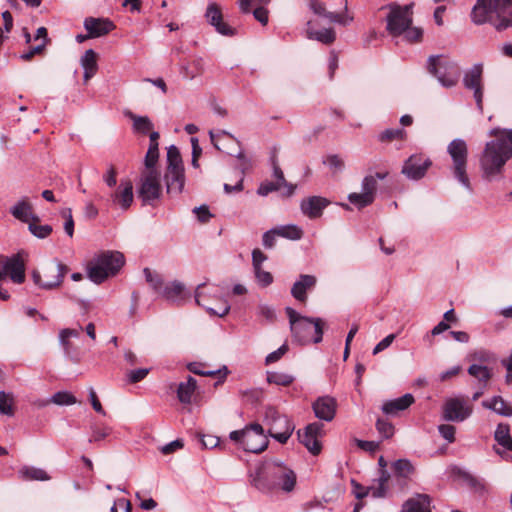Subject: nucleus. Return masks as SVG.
I'll return each mask as SVG.
<instances>
[{
	"label": "nucleus",
	"mask_w": 512,
	"mask_h": 512,
	"mask_svg": "<svg viewBox=\"0 0 512 512\" xmlns=\"http://www.w3.org/2000/svg\"><path fill=\"white\" fill-rule=\"evenodd\" d=\"M489 135L494 139L486 143L479 158L483 177L488 180L500 174L512 157V130L494 128Z\"/></svg>",
	"instance_id": "1"
},
{
	"label": "nucleus",
	"mask_w": 512,
	"mask_h": 512,
	"mask_svg": "<svg viewBox=\"0 0 512 512\" xmlns=\"http://www.w3.org/2000/svg\"><path fill=\"white\" fill-rule=\"evenodd\" d=\"M475 24L491 23L497 30L512 26V0H477L471 13Z\"/></svg>",
	"instance_id": "2"
},
{
	"label": "nucleus",
	"mask_w": 512,
	"mask_h": 512,
	"mask_svg": "<svg viewBox=\"0 0 512 512\" xmlns=\"http://www.w3.org/2000/svg\"><path fill=\"white\" fill-rule=\"evenodd\" d=\"M295 472L280 462H273L266 468L265 474L258 473L253 477L251 484L262 493L283 491L290 493L296 486Z\"/></svg>",
	"instance_id": "3"
},
{
	"label": "nucleus",
	"mask_w": 512,
	"mask_h": 512,
	"mask_svg": "<svg viewBox=\"0 0 512 512\" xmlns=\"http://www.w3.org/2000/svg\"><path fill=\"white\" fill-rule=\"evenodd\" d=\"M285 312L289 318L292 335L298 343L303 345L322 341L324 322L321 318L302 316L291 307H286Z\"/></svg>",
	"instance_id": "4"
},
{
	"label": "nucleus",
	"mask_w": 512,
	"mask_h": 512,
	"mask_svg": "<svg viewBox=\"0 0 512 512\" xmlns=\"http://www.w3.org/2000/svg\"><path fill=\"white\" fill-rule=\"evenodd\" d=\"M124 256L120 252L106 251L96 255L87 265L89 279L100 284L115 276L124 265Z\"/></svg>",
	"instance_id": "5"
},
{
	"label": "nucleus",
	"mask_w": 512,
	"mask_h": 512,
	"mask_svg": "<svg viewBox=\"0 0 512 512\" xmlns=\"http://www.w3.org/2000/svg\"><path fill=\"white\" fill-rule=\"evenodd\" d=\"M164 180L168 195L174 197L182 193L185 185V169L180 151L174 145L167 149V168Z\"/></svg>",
	"instance_id": "6"
},
{
	"label": "nucleus",
	"mask_w": 512,
	"mask_h": 512,
	"mask_svg": "<svg viewBox=\"0 0 512 512\" xmlns=\"http://www.w3.org/2000/svg\"><path fill=\"white\" fill-rule=\"evenodd\" d=\"M427 70L445 88L456 86L461 76L460 66L444 55L430 56L427 60Z\"/></svg>",
	"instance_id": "7"
},
{
	"label": "nucleus",
	"mask_w": 512,
	"mask_h": 512,
	"mask_svg": "<svg viewBox=\"0 0 512 512\" xmlns=\"http://www.w3.org/2000/svg\"><path fill=\"white\" fill-rule=\"evenodd\" d=\"M229 438L250 453H261L268 446L263 427L257 423L250 424L242 430L232 431Z\"/></svg>",
	"instance_id": "8"
},
{
	"label": "nucleus",
	"mask_w": 512,
	"mask_h": 512,
	"mask_svg": "<svg viewBox=\"0 0 512 512\" xmlns=\"http://www.w3.org/2000/svg\"><path fill=\"white\" fill-rule=\"evenodd\" d=\"M413 3L407 5H400L392 2L381 9H388L386 16V30L393 36L398 37L404 33L409 26L413 23Z\"/></svg>",
	"instance_id": "9"
},
{
	"label": "nucleus",
	"mask_w": 512,
	"mask_h": 512,
	"mask_svg": "<svg viewBox=\"0 0 512 512\" xmlns=\"http://www.w3.org/2000/svg\"><path fill=\"white\" fill-rule=\"evenodd\" d=\"M447 152L452 159L453 176L467 189H471L469 177L467 175L468 146L460 138L452 140L447 146Z\"/></svg>",
	"instance_id": "10"
},
{
	"label": "nucleus",
	"mask_w": 512,
	"mask_h": 512,
	"mask_svg": "<svg viewBox=\"0 0 512 512\" xmlns=\"http://www.w3.org/2000/svg\"><path fill=\"white\" fill-rule=\"evenodd\" d=\"M68 272V267L57 261L46 265L43 269V277L38 270L32 271V279L35 285L41 289L51 290L61 285Z\"/></svg>",
	"instance_id": "11"
},
{
	"label": "nucleus",
	"mask_w": 512,
	"mask_h": 512,
	"mask_svg": "<svg viewBox=\"0 0 512 512\" xmlns=\"http://www.w3.org/2000/svg\"><path fill=\"white\" fill-rule=\"evenodd\" d=\"M472 412L473 405L463 396L446 399L442 407L443 419L451 422H463Z\"/></svg>",
	"instance_id": "12"
},
{
	"label": "nucleus",
	"mask_w": 512,
	"mask_h": 512,
	"mask_svg": "<svg viewBox=\"0 0 512 512\" xmlns=\"http://www.w3.org/2000/svg\"><path fill=\"white\" fill-rule=\"evenodd\" d=\"M26 258L27 253L21 250L11 257L2 259V281L9 278L15 284H22L26 278Z\"/></svg>",
	"instance_id": "13"
},
{
	"label": "nucleus",
	"mask_w": 512,
	"mask_h": 512,
	"mask_svg": "<svg viewBox=\"0 0 512 512\" xmlns=\"http://www.w3.org/2000/svg\"><path fill=\"white\" fill-rule=\"evenodd\" d=\"M138 193L144 202H151L160 198L162 186L157 169H144L142 171Z\"/></svg>",
	"instance_id": "14"
},
{
	"label": "nucleus",
	"mask_w": 512,
	"mask_h": 512,
	"mask_svg": "<svg viewBox=\"0 0 512 512\" xmlns=\"http://www.w3.org/2000/svg\"><path fill=\"white\" fill-rule=\"evenodd\" d=\"M267 418L271 419L269 435L282 444L286 443L295 429L293 422L287 416L280 415L274 410L267 413Z\"/></svg>",
	"instance_id": "15"
},
{
	"label": "nucleus",
	"mask_w": 512,
	"mask_h": 512,
	"mask_svg": "<svg viewBox=\"0 0 512 512\" xmlns=\"http://www.w3.org/2000/svg\"><path fill=\"white\" fill-rule=\"evenodd\" d=\"M324 425L319 422H314L305 427L303 431L297 432L300 442L307 448L313 455H318L322 450L320 439L324 435Z\"/></svg>",
	"instance_id": "16"
},
{
	"label": "nucleus",
	"mask_w": 512,
	"mask_h": 512,
	"mask_svg": "<svg viewBox=\"0 0 512 512\" xmlns=\"http://www.w3.org/2000/svg\"><path fill=\"white\" fill-rule=\"evenodd\" d=\"M431 165V160L425 155L414 154L404 162L402 173L409 179L419 180L425 176Z\"/></svg>",
	"instance_id": "17"
},
{
	"label": "nucleus",
	"mask_w": 512,
	"mask_h": 512,
	"mask_svg": "<svg viewBox=\"0 0 512 512\" xmlns=\"http://www.w3.org/2000/svg\"><path fill=\"white\" fill-rule=\"evenodd\" d=\"M482 73V66L480 64H476L465 73L463 78L465 88L473 90L474 98L479 110L483 109Z\"/></svg>",
	"instance_id": "18"
},
{
	"label": "nucleus",
	"mask_w": 512,
	"mask_h": 512,
	"mask_svg": "<svg viewBox=\"0 0 512 512\" xmlns=\"http://www.w3.org/2000/svg\"><path fill=\"white\" fill-rule=\"evenodd\" d=\"M205 18L215 30L223 36H234L236 30L223 20L221 8L216 3L207 6Z\"/></svg>",
	"instance_id": "19"
},
{
	"label": "nucleus",
	"mask_w": 512,
	"mask_h": 512,
	"mask_svg": "<svg viewBox=\"0 0 512 512\" xmlns=\"http://www.w3.org/2000/svg\"><path fill=\"white\" fill-rule=\"evenodd\" d=\"M329 204L330 201L325 197L309 196L301 200L300 210L303 215L313 220L320 218Z\"/></svg>",
	"instance_id": "20"
},
{
	"label": "nucleus",
	"mask_w": 512,
	"mask_h": 512,
	"mask_svg": "<svg viewBox=\"0 0 512 512\" xmlns=\"http://www.w3.org/2000/svg\"><path fill=\"white\" fill-rule=\"evenodd\" d=\"M9 212L16 220L25 224L30 223L32 220H38V215L34 211L33 204L26 196L20 198L11 206Z\"/></svg>",
	"instance_id": "21"
},
{
	"label": "nucleus",
	"mask_w": 512,
	"mask_h": 512,
	"mask_svg": "<svg viewBox=\"0 0 512 512\" xmlns=\"http://www.w3.org/2000/svg\"><path fill=\"white\" fill-rule=\"evenodd\" d=\"M84 27L87 30V37L98 38L109 34L115 29L114 23L108 18L87 17L84 20Z\"/></svg>",
	"instance_id": "22"
},
{
	"label": "nucleus",
	"mask_w": 512,
	"mask_h": 512,
	"mask_svg": "<svg viewBox=\"0 0 512 512\" xmlns=\"http://www.w3.org/2000/svg\"><path fill=\"white\" fill-rule=\"evenodd\" d=\"M110 198L114 205H118L122 210H128L134 199L132 182L122 180Z\"/></svg>",
	"instance_id": "23"
},
{
	"label": "nucleus",
	"mask_w": 512,
	"mask_h": 512,
	"mask_svg": "<svg viewBox=\"0 0 512 512\" xmlns=\"http://www.w3.org/2000/svg\"><path fill=\"white\" fill-rule=\"evenodd\" d=\"M317 283L313 275L302 274L291 288V295L299 302L306 303L307 292L311 291Z\"/></svg>",
	"instance_id": "24"
},
{
	"label": "nucleus",
	"mask_w": 512,
	"mask_h": 512,
	"mask_svg": "<svg viewBox=\"0 0 512 512\" xmlns=\"http://www.w3.org/2000/svg\"><path fill=\"white\" fill-rule=\"evenodd\" d=\"M204 284H199L195 291V301L198 305L204 307L211 315H216L219 317H223L227 315L230 311V305L227 300L221 299L216 307L209 306L204 292H203Z\"/></svg>",
	"instance_id": "25"
},
{
	"label": "nucleus",
	"mask_w": 512,
	"mask_h": 512,
	"mask_svg": "<svg viewBox=\"0 0 512 512\" xmlns=\"http://www.w3.org/2000/svg\"><path fill=\"white\" fill-rule=\"evenodd\" d=\"M336 401L334 398L324 396L318 398L313 404L315 416L321 420L331 421L336 413Z\"/></svg>",
	"instance_id": "26"
},
{
	"label": "nucleus",
	"mask_w": 512,
	"mask_h": 512,
	"mask_svg": "<svg viewBox=\"0 0 512 512\" xmlns=\"http://www.w3.org/2000/svg\"><path fill=\"white\" fill-rule=\"evenodd\" d=\"M415 399L414 396L410 393H407L399 398L386 401L382 405V411L386 415L396 416L400 411H404L409 408Z\"/></svg>",
	"instance_id": "27"
},
{
	"label": "nucleus",
	"mask_w": 512,
	"mask_h": 512,
	"mask_svg": "<svg viewBox=\"0 0 512 512\" xmlns=\"http://www.w3.org/2000/svg\"><path fill=\"white\" fill-rule=\"evenodd\" d=\"M161 294L166 300L177 304H180L189 298L184 285L178 281H174L171 284L166 285Z\"/></svg>",
	"instance_id": "28"
},
{
	"label": "nucleus",
	"mask_w": 512,
	"mask_h": 512,
	"mask_svg": "<svg viewBox=\"0 0 512 512\" xmlns=\"http://www.w3.org/2000/svg\"><path fill=\"white\" fill-rule=\"evenodd\" d=\"M402 512H430V498L426 494H417L402 506Z\"/></svg>",
	"instance_id": "29"
},
{
	"label": "nucleus",
	"mask_w": 512,
	"mask_h": 512,
	"mask_svg": "<svg viewBox=\"0 0 512 512\" xmlns=\"http://www.w3.org/2000/svg\"><path fill=\"white\" fill-rule=\"evenodd\" d=\"M204 66V60L201 57H196L181 65L180 74L183 78L192 80L204 73Z\"/></svg>",
	"instance_id": "30"
},
{
	"label": "nucleus",
	"mask_w": 512,
	"mask_h": 512,
	"mask_svg": "<svg viewBox=\"0 0 512 512\" xmlns=\"http://www.w3.org/2000/svg\"><path fill=\"white\" fill-rule=\"evenodd\" d=\"M482 406L494 411L498 415L504 417L512 416V406L501 396H493L490 400L483 401Z\"/></svg>",
	"instance_id": "31"
},
{
	"label": "nucleus",
	"mask_w": 512,
	"mask_h": 512,
	"mask_svg": "<svg viewBox=\"0 0 512 512\" xmlns=\"http://www.w3.org/2000/svg\"><path fill=\"white\" fill-rule=\"evenodd\" d=\"M81 66L84 69V81H89L97 72V54L94 50L88 49L81 57Z\"/></svg>",
	"instance_id": "32"
},
{
	"label": "nucleus",
	"mask_w": 512,
	"mask_h": 512,
	"mask_svg": "<svg viewBox=\"0 0 512 512\" xmlns=\"http://www.w3.org/2000/svg\"><path fill=\"white\" fill-rule=\"evenodd\" d=\"M197 381L189 376L186 382H181L177 389V397L183 404H190L192 396L196 390Z\"/></svg>",
	"instance_id": "33"
},
{
	"label": "nucleus",
	"mask_w": 512,
	"mask_h": 512,
	"mask_svg": "<svg viewBox=\"0 0 512 512\" xmlns=\"http://www.w3.org/2000/svg\"><path fill=\"white\" fill-rule=\"evenodd\" d=\"M468 373L477 379L483 388L487 386L493 375L492 369L488 368L486 365L481 364L470 365L468 368Z\"/></svg>",
	"instance_id": "34"
},
{
	"label": "nucleus",
	"mask_w": 512,
	"mask_h": 512,
	"mask_svg": "<svg viewBox=\"0 0 512 512\" xmlns=\"http://www.w3.org/2000/svg\"><path fill=\"white\" fill-rule=\"evenodd\" d=\"M388 172H377L374 175H367L362 180L361 188L363 192L369 193L375 199L377 191L378 180H383L387 177Z\"/></svg>",
	"instance_id": "35"
},
{
	"label": "nucleus",
	"mask_w": 512,
	"mask_h": 512,
	"mask_svg": "<svg viewBox=\"0 0 512 512\" xmlns=\"http://www.w3.org/2000/svg\"><path fill=\"white\" fill-rule=\"evenodd\" d=\"M494 438L499 445L508 451H512V437L510 435V427L508 424H498Z\"/></svg>",
	"instance_id": "36"
},
{
	"label": "nucleus",
	"mask_w": 512,
	"mask_h": 512,
	"mask_svg": "<svg viewBox=\"0 0 512 512\" xmlns=\"http://www.w3.org/2000/svg\"><path fill=\"white\" fill-rule=\"evenodd\" d=\"M392 470L395 477L399 479H409L415 469L408 459H399L392 464Z\"/></svg>",
	"instance_id": "37"
},
{
	"label": "nucleus",
	"mask_w": 512,
	"mask_h": 512,
	"mask_svg": "<svg viewBox=\"0 0 512 512\" xmlns=\"http://www.w3.org/2000/svg\"><path fill=\"white\" fill-rule=\"evenodd\" d=\"M40 217L38 216V220H32L28 223L29 232L38 239H45L51 235L53 232V228L49 224H41Z\"/></svg>",
	"instance_id": "38"
},
{
	"label": "nucleus",
	"mask_w": 512,
	"mask_h": 512,
	"mask_svg": "<svg viewBox=\"0 0 512 512\" xmlns=\"http://www.w3.org/2000/svg\"><path fill=\"white\" fill-rule=\"evenodd\" d=\"M133 122V130L136 133L147 134L152 128L153 124L147 116H138L132 112L126 114Z\"/></svg>",
	"instance_id": "39"
},
{
	"label": "nucleus",
	"mask_w": 512,
	"mask_h": 512,
	"mask_svg": "<svg viewBox=\"0 0 512 512\" xmlns=\"http://www.w3.org/2000/svg\"><path fill=\"white\" fill-rule=\"evenodd\" d=\"M277 236L290 240H300L303 236V230L294 224L283 225L275 229Z\"/></svg>",
	"instance_id": "40"
},
{
	"label": "nucleus",
	"mask_w": 512,
	"mask_h": 512,
	"mask_svg": "<svg viewBox=\"0 0 512 512\" xmlns=\"http://www.w3.org/2000/svg\"><path fill=\"white\" fill-rule=\"evenodd\" d=\"M307 35L309 39H315L323 44H332L336 39L335 31L332 28L317 31L308 30Z\"/></svg>",
	"instance_id": "41"
},
{
	"label": "nucleus",
	"mask_w": 512,
	"mask_h": 512,
	"mask_svg": "<svg viewBox=\"0 0 512 512\" xmlns=\"http://www.w3.org/2000/svg\"><path fill=\"white\" fill-rule=\"evenodd\" d=\"M389 479H390V474L388 473V471L385 469H381L380 476L376 480L377 486H374V488H373V492H372L373 498H383L387 495V490H388L387 483H388Z\"/></svg>",
	"instance_id": "42"
},
{
	"label": "nucleus",
	"mask_w": 512,
	"mask_h": 512,
	"mask_svg": "<svg viewBox=\"0 0 512 512\" xmlns=\"http://www.w3.org/2000/svg\"><path fill=\"white\" fill-rule=\"evenodd\" d=\"M325 18L331 23H337L343 26L349 25L354 19L353 16L348 12L346 0L343 12L336 13L327 11V13L325 14Z\"/></svg>",
	"instance_id": "43"
},
{
	"label": "nucleus",
	"mask_w": 512,
	"mask_h": 512,
	"mask_svg": "<svg viewBox=\"0 0 512 512\" xmlns=\"http://www.w3.org/2000/svg\"><path fill=\"white\" fill-rule=\"evenodd\" d=\"M272 166H273V174H274V177L277 179V183L278 184H281V186L283 188H286L287 191H286V195L287 196H291L294 194L295 190H296V185L294 184H291V183H288L286 180H285V177H284V174H283V171L281 170V168L279 167L278 163H277V160L275 157L272 158Z\"/></svg>",
	"instance_id": "44"
},
{
	"label": "nucleus",
	"mask_w": 512,
	"mask_h": 512,
	"mask_svg": "<svg viewBox=\"0 0 512 512\" xmlns=\"http://www.w3.org/2000/svg\"><path fill=\"white\" fill-rule=\"evenodd\" d=\"M20 474L25 480L46 481L50 479L45 470L36 467H24L20 470Z\"/></svg>",
	"instance_id": "45"
},
{
	"label": "nucleus",
	"mask_w": 512,
	"mask_h": 512,
	"mask_svg": "<svg viewBox=\"0 0 512 512\" xmlns=\"http://www.w3.org/2000/svg\"><path fill=\"white\" fill-rule=\"evenodd\" d=\"M348 200L351 204L361 209L372 204L375 199L369 193L361 191L360 193H350Z\"/></svg>",
	"instance_id": "46"
},
{
	"label": "nucleus",
	"mask_w": 512,
	"mask_h": 512,
	"mask_svg": "<svg viewBox=\"0 0 512 512\" xmlns=\"http://www.w3.org/2000/svg\"><path fill=\"white\" fill-rule=\"evenodd\" d=\"M267 381L270 384L289 386L294 381V377L282 372H268Z\"/></svg>",
	"instance_id": "47"
},
{
	"label": "nucleus",
	"mask_w": 512,
	"mask_h": 512,
	"mask_svg": "<svg viewBox=\"0 0 512 512\" xmlns=\"http://www.w3.org/2000/svg\"><path fill=\"white\" fill-rule=\"evenodd\" d=\"M112 429L105 425H94L91 428V436L89 442H98L111 434Z\"/></svg>",
	"instance_id": "48"
},
{
	"label": "nucleus",
	"mask_w": 512,
	"mask_h": 512,
	"mask_svg": "<svg viewBox=\"0 0 512 512\" xmlns=\"http://www.w3.org/2000/svg\"><path fill=\"white\" fill-rule=\"evenodd\" d=\"M144 275L146 278V281L150 284V286L156 291L161 293L162 292V286H163V280L160 277V275L152 272L149 268L144 269Z\"/></svg>",
	"instance_id": "49"
},
{
	"label": "nucleus",
	"mask_w": 512,
	"mask_h": 512,
	"mask_svg": "<svg viewBox=\"0 0 512 512\" xmlns=\"http://www.w3.org/2000/svg\"><path fill=\"white\" fill-rule=\"evenodd\" d=\"M159 149L158 146L149 145L148 151L145 155V169H156L155 165L158 162Z\"/></svg>",
	"instance_id": "50"
},
{
	"label": "nucleus",
	"mask_w": 512,
	"mask_h": 512,
	"mask_svg": "<svg viewBox=\"0 0 512 512\" xmlns=\"http://www.w3.org/2000/svg\"><path fill=\"white\" fill-rule=\"evenodd\" d=\"M14 413L15 401L13 395L2 392V415L13 416Z\"/></svg>",
	"instance_id": "51"
},
{
	"label": "nucleus",
	"mask_w": 512,
	"mask_h": 512,
	"mask_svg": "<svg viewBox=\"0 0 512 512\" xmlns=\"http://www.w3.org/2000/svg\"><path fill=\"white\" fill-rule=\"evenodd\" d=\"M51 402L57 405H71L75 404L76 398L67 391H59L52 396Z\"/></svg>",
	"instance_id": "52"
},
{
	"label": "nucleus",
	"mask_w": 512,
	"mask_h": 512,
	"mask_svg": "<svg viewBox=\"0 0 512 512\" xmlns=\"http://www.w3.org/2000/svg\"><path fill=\"white\" fill-rule=\"evenodd\" d=\"M471 359L474 361V364L486 365L488 363L495 361V356L486 350H478L471 354Z\"/></svg>",
	"instance_id": "53"
},
{
	"label": "nucleus",
	"mask_w": 512,
	"mask_h": 512,
	"mask_svg": "<svg viewBox=\"0 0 512 512\" xmlns=\"http://www.w3.org/2000/svg\"><path fill=\"white\" fill-rule=\"evenodd\" d=\"M351 486L353 489V494L357 499H363L368 495L372 496L374 485L366 487L358 483L356 480L352 479Z\"/></svg>",
	"instance_id": "54"
},
{
	"label": "nucleus",
	"mask_w": 512,
	"mask_h": 512,
	"mask_svg": "<svg viewBox=\"0 0 512 512\" xmlns=\"http://www.w3.org/2000/svg\"><path fill=\"white\" fill-rule=\"evenodd\" d=\"M405 134L403 129H386L379 135V141L390 142L394 139H403Z\"/></svg>",
	"instance_id": "55"
},
{
	"label": "nucleus",
	"mask_w": 512,
	"mask_h": 512,
	"mask_svg": "<svg viewBox=\"0 0 512 512\" xmlns=\"http://www.w3.org/2000/svg\"><path fill=\"white\" fill-rule=\"evenodd\" d=\"M149 371H150V369H148V368H140V369L131 370V371L127 372V374H126L127 382L130 384L138 383L149 374Z\"/></svg>",
	"instance_id": "56"
},
{
	"label": "nucleus",
	"mask_w": 512,
	"mask_h": 512,
	"mask_svg": "<svg viewBox=\"0 0 512 512\" xmlns=\"http://www.w3.org/2000/svg\"><path fill=\"white\" fill-rule=\"evenodd\" d=\"M377 431L384 437L390 438L394 434V426L387 420L378 419L376 422Z\"/></svg>",
	"instance_id": "57"
},
{
	"label": "nucleus",
	"mask_w": 512,
	"mask_h": 512,
	"mask_svg": "<svg viewBox=\"0 0 512 512\" xmlns=\"http://www.w3.org/2000/svg\"><path fill=\"white\" fill-rule=\"evenodd\" d=\"M254 18L263 26H266L269 22V10L264 5H259L253 11Z\"/></svg>",
	"instance_id": "58"
},
{
	"label": "nucleus",
	"mask_w": 512,
	"mask_h": 512,
	"mask_svg": "<svg viewBox=\"0 0 512 512\" xmlns=\"http://www.w3.org/2000/svg\"><path fill=\"white\" fill-rule=\"evenodd\" d=\"M62 217L65 219L64 230L69 237H72L74 234V221L72 217L71 209H64L61 211Z\"/></svg>",
	"instance_id": "59"
},
{
	"label": "nucleus",
	"mask_w": 512,
	"mask_h": 512,
	"mask_svg": "<svg viewBox=\"0 0 512 512\" xmlns=\"http://www.w3.org/2000/svg\"><path fill=\"white\" fill-rule=\"evenodd\" d=\"M288 351V345L283 344L276 351L271 352L266 356L265 363L267 365L279 361Z\"/></svg>",
	"instance_id": "60"
},
{
	"label": "nucleus",
	"mask_w": 512,
	"mask_h": 512,
	"mask_svg": "<svg viewBox=\"0 0 512 512\" xmlns=\"http://www.w3.org/2000/svg\"><path fill=\"white\" fill-rule=\"evenodd\" d=\"M440 435L447 440L448 442L452 443L455 441V432L456 429L453 425L450 424H442L438 427Z\"/></svg>",
	"instance_id": "61"
},
{
	"label": "nucleus",
	"mask_w": 512,
	"mask_h": 512,
	"mask_svg": "<svg viewBox=\"0 0 512 512\" xmlns=\"http://www.w3.org/2000/svg\"><path fill=\"white\" fill-rule=\"evenodd\" d=\"M257 281L262 286L266 287L273 282V276L270 272L262 270V268L254 269Z\"/></svg>",
	"instance_id": "62"
},
{
	"label": "nucleus",
	"mask_w": 512,
	"mask_h": 512,
	"mask_svg": "<svg viewBox=\"0 0 512 512\" xmlns=\"http://www.w3.org/2000/svg\"><path fill=\"white\" fill-rule=\"evenodd\" d=\"M404 36L407 41L414 43L421 40L423 32L420 28L409 26L407 30L404 31Z\"/></svg>",
	"instance_id": "63"
},
{
	"label": "nucleus",
	"mask_w": 512,
	"mask_h": 512,
	"mask_svg": "<svg viewBox=\"0 0 512 512\" xmlns=\"http://www.w3.org/2000/svg\"><path fill=\"white\" fill-rule=\"evenodd\" d=\"M111 512H131V503L125 498H119L114 501Z\"/></svg>",
	"instance_id": "64"
}]
</instances>
